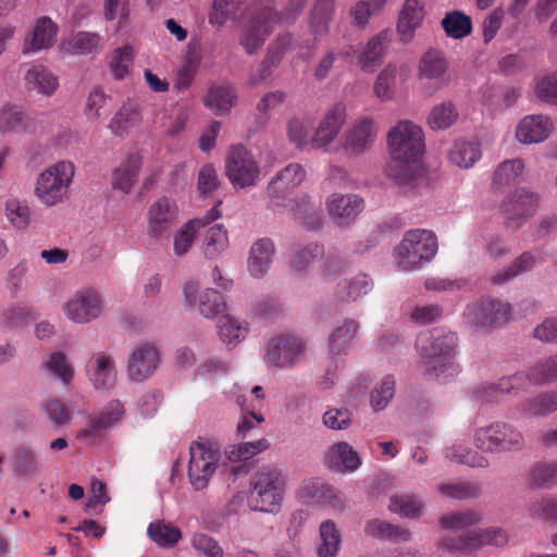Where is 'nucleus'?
<instances>
[{
	"mask_svg": "<svg viewBox=\"0 0 557 557\" xmlns=\"http://www.w3.org/2000/svg\"><path fill=\"white\" fill-rule=\"evenodd\" d=\"M389 162L385 172L398 185L416 178L424 152V134L410 121L398 122L387 134Z\"/></svg>",
	"mask_w": 557,
	"mask_h": 557,
	"instance_id": "1",
	"label": "nucleus"
},
{
	"mask_svg": "<svg viewBox=\"0 0 557 557\" xmlns=\"http://www.w3.org/2000/svg\"><path fill=\"white\" fill-rule=\"evenodd\" d=\"M306 171L299 163H289L271 180L268 186L270 205L274 210L290 212L310 230L321 224L320 209L306 195L296 196V188L304 182Z\"/></svg>",
	"mask_w": 557,
	"mask_h": 557,
	"instance_id": "2",
	"label": "nucleus"
},
{
	"mask_svg": "<svg viewBox=\"0 0 557 557\" xmlns=\"http://www.w3.org/2000/svg\"><path fill=\"white\" fill-rule=\"evenodd\" d=\"M307 1L287 0L282 12H277L265 1L253 3L250 7L249 18L243 26L239 45L248 54H255L264 45L275 26L296 20Z\"/></svg>",
	"mask_w": 557,
	"mask_h": 557,
	"instance_id": "3",
	"label": "nucleus"
},
{
	"mask_svg": "<svg viewBox=\"0 0 557 557\" xmlns=\"http://www.w3.org/2000/svg\"><path fill=\"white\" fill-rule=\"evenodd\" d=\"M457 343L458 337L454 332L433 330L421 333L416 346L422 358L425 374L444 379L456 375L458 367L454 362V357Z\"/></svg>",
	"mask_w": 557,
	"mask_h": 557,
	"instance_id": "4",
	"label": "nucleus"
},
{
	"mask_svg": "<svg viewBox=\"0 0 557 557\" xmlns=\"http://www.w3.org/2000/svg\"><path fill=\"white\" fill-rule=\"evenodd\" d=\"M249 505L253 510L276 513L282 506L286 482L277 468L263 467L250 481Z\"/></svg>",
	"mask_w": 557,
	"mask_h": 557,
	"instance_id": "5",
	"label": "nucleus"
},
{
	"mask_svg": "<svg viewBox=\"0 0 557 557\" xmlns=\"http://www.w3.org/2000/svg\"><path fill=\"white\" fill-rule=\"evenodd\" d=\"M473 445L483 453H513L523 448L524 436L513 424L495 421L475 429Z\"/></svg>",
	"mask_w": 557,
	"mask_h": 557,
	"instance_id": "6",
	"label": "nucleus"
},
{
	"mask_svg": "<svg viewBox=\"0 0 557 557\" xmlns=\"http://www.w3.org/2000/svg\"><path fill=\"white\" fill-rule=\"evenodd\" d=\"M437 251V240L433 232L428 230L408 231L396 249L398 267L404 271H412L429 262Z\"/></svg>",
	"mask_w": 557,
	"mask_h": 557,
	"instance_id": "7",
	"label": "nucleus"
},
{
	"mask_svg": "<svg viewBox=\"0 0 557 557\" xmlns=\"http://www.w3.org/2000/svg\"><path fill=\"white\" fill-rule=\"evenodd\" d=\"M75 174L70 161H59L39 174L35 185V195L39 201L52 207L61 203L67 196Z\"/></svg>",
	"mask_w": 557,
	"mask_h": 557,
	"instance_id": "8",
	"label": "nucleus"
},
{
	"mask_svg": "<svg viewBox=\"0 0 557 557\" xmlns=\"http://www.w3.org/2000/svg\"><path fill=\"white\" fill-rule=\"evenodd\" d=\"M220 448L209 440L200 438L190 444L188 478L196 491L206 488L220 460Z\"/></svg>",
	"mask_w": 557,
	"mask_h": 557,
	"instance_id": "9",
	"label": "nucleus"
},
{
	"mask_svg": "<svg viewBox=\"0 0 557 557\" xmlns=\"http://www.w3.org/2000/svg\"><path fill=\"white\" fill-rule=\"evenodd\" d=\"M307 351L306 342L295 334H280L270 339L267 361L276 368H292L301 362Z\"/></svg>",
	"mask_w": 557,
	"mask_h": 557,
	"instance_id": "10",
	"label": "nucleus"
},
{
	"mask_svg": "<svg viewBox=\"0 0 557 557\" xmlns=\"http://www.w3.org/2000/svg\"><path fill=\"white\" fill-rule=\"evenodd\" d=\"M511 315V307L493 298L481 299L468 306V322L478 330L487 331L507 323Z\"/></svg>",
	"mask_w": 557,
	"mask_h": 557,
	"instance_id": "11",
	"label": "nucleus"
},
{
	"mask_svg": "<svg viewBox=\"0 0 557 557\" xmlns=\"http://www.w3.org/2000/svg\"><path fill=\"white\" fill-rule=\"evenodd\" d=\"M226 175L234 186H253L259 180L260 166L244 146H233L226 159Z\"/></svg>",
	"mask_w": 557,
	"mask_h": 557,
	"instance_id": "12",
	"label": "nucleus"
},
{
	"mask_svg": "<svg viewBox=\"0 0 557 557\" xmlns=\"http://www.w3.org/2000/svg\"><path fill=\"white\" fill-rule=\"evenodd\" d=\"M540 201V195L529 188L515 189L500 205L502 211L506 214L507 225L512 228L520 227L536 213Z\"/></svg>",
	"mask_w": 557,
	"mask_h": 557,
	"instance_id": "13",
	"label": "nucleus"
},
{
	"mask_svg": "<svg viewBox=\"0 0 557 557\" xmlns=\"http://www.w3.org/2000/svg\"><path fill=\"white\" fill-rule=\"evenodd\" d=\"M507 543V534L499 529H486L483 531L466 530L459 535H451L443 540V546L448 550H461L470 553L484 545L502 546Z\"/></svg>",
	"mask_w": 557,
	"mask_h": 557,
	"instance_id": "14",
	"label": "nucleus"
},
{
	"mask_svg": "<svg viewBox=\"0 0 557 557\" xmlns=\"http://www.w3.org/2000/svg\"><path fill=\"white\" fill-rule=\"evenodd\" d=\"M104 308L101 295L94 288L76 292L65 304V315L75 323H88L96 320Z\"/></svg>",
	"mask_w": 557,
	"mask_h": 557,
	"instance_id": "15",
	"label": "nucleus"
},
{
	"mask_svg": "<svg viewBox=\"0 0 557 557\" xmlns=\"http://www.w3.org/2000/svg\"><path fill=\"white\" fill-rule=\"evenodd\" d=\"M160 352L151 343H138L129 354L126 364V375L131 382L143 383L157 370Z\"/></svg>",
	"mask_w": 557,
	"mask_h": 557,
	"instance_id": "16",
	"label": "nucleus"
},
{
	"mask_svg": "<svg viewBox=\"0 0 557 557\" xmlns=\"http://www.w3.org/2000/svg\"><path fill=\"white\" fill-rule=\"evenodd\" d=\"M364 209V201L355 194H332L326 200V210L339 228L349 227Z\"/></svg>",
	"mask_w": 557,
	"mask_h": 557,
	"instance_id": "17",
	"label": "nucleus"
},
{
	"mask_svg": "<svg viewBox=\"0 0 557 557\" xmlns=\"http://www.w3.org/2000/svg\"><path fill=\"white\" fill-rule=\"evenodd\" d=\"M176 218L177 207L175 201L168 197L157 199L148 210V235L157 240L166 238Z\"/></svg>",
	"mask_w": 557,
	"mask_h": 557,
	"instance_id": "18",
	"label": "nucleus"
},
{
	"mask_svg": "<svg viewBox=\"0 0 557 557\" xmlns=\"http://www.w3.org/2000/svg\"><path fill=\"white\" fill-rule=\"evenodd\" d=\"M198 292L199 287L196 282L186 283L183 289L185 301L191 308L198 307L201 315L212 319L225 310V300L218 290L206 288L199 294Z\"/></svg>",
	"mask_w": 557,
	"mask_h": 557,
	"instance_id": "19",
	"label": "nucleus"
},
{
	"mask_svg": "<svg viewBox=\"0 0 557 557\" xmlns=\"http://www.w3.org/2000/svg\"><path fill=\"white\" fill-rule=\"evenodd\" d=\"M346 120V106L342 102L331 107L312 135L311 148L325 149L337 137Z\"/></svg>",
	"mask_w": 557,
	"mask_h": 557,
	"instance_id": "20",
	"label": "nucleus"
},
{
	"mask_svg": "<svg viewBox=\"0 0 557 557\" xmlns=\"http://www.w3.org/2000/svg\"><path fill=\"white\" fill-rule=\"evenodd\" d=\"M124 413L125 409L121 400L109 401L98 417H89L86 426L78 431L77 438L87 440L100 436L106 430L117 423Z\"/></svg>",
	"mask_w": 557,
	"mask_h": 557,
	"instance_id": "21",
	"label": "nucleus"
},
{
	"mask_svg": "<svg viewBox=\"0 0 557 557\" xmlns=\"http://www.w3.org/2000/svg\"><path fill=\"white\" fill-rule=\"evenodd\" d=\"M325 466L342 473L355 472L362 463L356 449L347 442H337L329 447L324 455Z\"/></svg>",
	"mask_w": 557,
	"mask_h": 557,
	"instance_id": "22",
	"label": "nucleus"
},
{
	"mask_svg": "<svg viewBox=\"0 0 557 557\" xmlns=\"http://www.w3.org/2000/svg\"><path fill=\"white\" fill-rule=\"evenodd\" d=\"M553 129V122L542 114L524 116L516 128V137L522 144H539L544 141Z\"/></svg>",
	"mask_w": 557,
	"mask_h": 557,
	"instance_id": "23",
	"label": "nucleus"
},
{
	"mask_svg": "<svg viewBox=\"0 0 557 557\" xmlns=\"http://www.w3.org/2000/svg\"><path fill=\"white\" fill-rule=\"evenodd\" d=\"M220 205L221 201H218L203 219L189 220L175 233L173 243L175 256H184L191 247L199 228L220 218V212L218 210V206Z\"/></svg>",
	"mask_w": 557,
	"mask_h": 557,
	"instance_id": "24",
	"label": "nucleus"
},
{
	"mask_svg": "<svg viewBox=\"0 0 557 557\" xmlns=\"http://www.w3.org/2000/svg\"><path fill=\"white\" fill-rule=\"evenodd\" d=\"M424 0H405L397 22V32L403 41L408 42L413 38L416 29L421 26L424 20Z\"/></svg>",
	"mask_w": 557,
	"mask_h": 557,
	"instance_id": "25",
	"label": "nucleus"
},
{
	"mask_svg": "<svg viewBox=\"0 0 557 557\" xmlns=\"http://www.w3.org/2000/svg\"><path fill=\"white\" fill-rule=\"evenodd\" d=\"M376 137V127L372 119L363 117L355 122L347 132L346 149L360 153L369 149Z\"/></svg>",
	"mask_w": 557,
	"mask_h": 557,
	"instance_id": "26",
	"label": "nucleus"
},
{
	"mask_svg": "<svg viewBox=\"0 0 557 557\" xmlns=\"http://www.w3.org/2000/svg\"><path fill=\"white\" fill-rule=\"evenodd\" d=\"M141 168V157L134 152L124 158L121 164L113 171L112 186L125 194H128L135 183Z\"/></svg>",
	"mask_w": 557,
	"mask_h": 557,
	"instance_id": "27",
	"label": "nucleus"
},
{
	"mask_svg": "<svg viewBox=\"0 0 557 557\" xmlns=\"http://www.w3.org/2000/svg\"><path fill=\"white\" fill-rule=\"evenodd\" d=\"M91 383L96 389H111L115 386L117 372L112 356L100 351L95 355V363L90 375Z\"/></svg>",
	"mask_w": 557,
	"mask_h": 557,
	"instance_id": "28",
	"label": "nucleus"
},
{
	"mask_svg": "<svg viewBox=\"0 0 557 557\" xmlns=\"http://www.w3.org/2000/svg\"><path fill=\"white\" fill-rule=\"evenodd\" d=\"M336 0H315L309 14V27L314 40L329 34L330 24L335 15Z\"/></svg>",
	"mask_w": 557,
	"mask_h": 557,
	"instance_id": "29",
	"label": "nucleus"
},
{
	"mask_svg": "<svg viewBox=\"0 0 557 557\" xmlns=\"http://www.w3.org/2000/svg\"><path fill=\"white\" fill-rule=\"evenodd\" d=\"M274 252L275 246L270 238H261L251 246L248 270L253 277L260 278L268 273Z\"/></svg>",
	"mask_w": 557,
	"mask_h": 557,
	"instance_id": "30",
	"label": "nucleus"
},
{
	"mask_svg": "<svg viewBox=\"0 0 557 557\" xmlns=\"http://www.w3.org/2000/svg\"><path fill=\"white\" fill-rule=\"evenodd\" d=\"M389 44L388 32L384 30L372 37L358 55L362 71L371 73L381 65L384 50Z\"/></svg>",
	"mask_w": 557,
	"mask_h": 557,
	"instance_id": "31",
	"label": "nucleus"
},
{
	"mask_svg": "<svg viewBox=\"0 0 557 557\" xmlns=\"http://www.w3.org/2000/svg\"><path fill=\"white\" fill-rule=\"evenodd\" d=\"M35 120L22 107L5 104L0 109V132H32Z\"/></svg>",
	"mask_w": 557,
	"mask_h": 557,
	"instance_id": "32",
	"label": "nucleus"
},
{
	"mask_svg": "<svg viewBox=\"0 0 557 557\" xmlns=\"http://www.w3.org/2000/svg\"><path fill=\"white\" fill-rule=\"evenodd\" d=\"M147 535L150 541L161 548H173L183 539L181 529L163 519L148 524Z\"/></svg>",
	"mask_w": 557,
	"mask_h": 557,
	"instance_id": "33",
	"label": "nucleus"
},
{
	"mask_svg": "<svg viewBox=\"0 0 557 557\" xmlns=\"http://www.w3.org/2000/svg\"><path fill=\"white\" fill-rule=\"evenodd\" d=\"M24 81L28 90H34L45 96H51L59 86L57 76L42 65H33L27 70Z\"/></svg>",
	"mask_w": 557,
	"mask_h": 557,
	"instance_id": "34",
	"label": "nucleus"
},
{
	"mask_svg": "<svg viewBox=\"0 0 557 557\" xmlns=\"http://www.w3.org/2000/svg\"><path fill=\"white\" fill-rule=\"evenodd\" d=\"M58 33V26L49 17H41L32 33L29 40H26L24 53L47 49L53 45Z\"/></svg>",
	"mask_w": 557,
	"mask_h": 557,
	"instance_id": "35",
	"label": "nucleus"
},
{
	"mask_svg": "<svg viewBox=\"0 0 557 557\" xmlns=\"http://www.w3.org/2000/svg\"><path fill=\"white\" fill-rule=\"evenodd\" d=\"M518 409L527 417H546L557 411V389L540 393L521 403Z\"/></svg>",
	"mask_w": 557,
	"mask_h": 557,
	"instance_id": "36",
	"label": "nucleus"
},
{
	"mask_svg": "<svg viewBox=\"0 0 557 557\" xmlns=\"http://www.w3.org/2000/svg\"><path fill=\"white\" fill-rule=\"evenodd\" d=\"M449 161L459 168L469 169L481 158L476 139H458L448 153Z\"/></svg>",
	"mask_w": 557,
	"mask_h": 557,
	"instance_id": "37",
	"label": "nucleus"
},
{
	"mask_svg": "<svg viewBox=\"0 0 557 557\" xmlns=\"http://www.w3.org/2000/svg\"><path fill=\"white\" fill-rule=\"evenodd\" d=\"M141 121L139 108L135 102L127 101L115 113L109 123V128L116 136L123 137L129 129L139 125Z\"/></svg>",
	"mask_w": 557,
	"mask_h": 557,
	"instance_id": "38",
	"label": "nucleus"
},
{
	"mask_svg": "<svg viewBox=\"0 0 557 557\" xmlns=\"http://www.w3.org/2000/svg\"><path fill=\"white\" fill-rule=\"evenodd\" d=\"M41 367L63 385H69L74 377V368L62 351H53L48 355Z\"/></svg>",
	"mask_w": 557,
	"mask_h": 557,
	"instance_id": "39",
	"label": "nucleus"
},
{
	"mask_svg": "<svg viewBox=\"0 0 557 557\" xmlns=\"http://www.w3.org/2000/svg\"><path fill=\"white\" fill-rule=\"evenodd\" d=\"M537 262V257L530 252L525 251L521 253L518 258H516L506 268L496 272L492 277L491 282L493 284H504L516 276L530 271L534 268Z\"/></svg>",
	"mask_w": 557,
	"mask_h": 557,
	"instance_id": "40",
	"label": "nucleus"
},
{
	"mask_svg": "<svg viewBox=\"0 0 557 557\" xmlns=\"http://www.w3.org/2000/svg\"><path fill=\"white\" fill-rule=\"evenodd\" d=\"M364 532L368 536L393 542H406L410 539V532L407 529L379 519L368 521Z\"/></svg>",
	"mask_w": 557,
	"mask_h": 557,
	"instance_id": "41",
	"label": "nucleus"
},
{
	"mask_svg": "<svg viewBox=\"0 0 557 557\" xmlns=\"http://www.w3.org/2000/svg\"><path fill=\"white\" fill-rule=\"evenodd\" d=\"M359 323L355 320H347L334 330L330 336V351L333 356L346 354L356 337Z\"/></svg>",
	"mask_w": 557,
	"mask_h": 557,
	"instance_id": "42",
	"label": "nucleus"
},
{
	"mask_svg": "<svg viewBox=\"0 0 557 557\" xmlns=\"http://www.w3.org/2000/svg\"><path fill=\"white\" fill-rule=\"evenodd\" d=\"M236 100L234 89L227 85L213 86L205 98V104L216 114L230 112Z\"/></svg>",
	"mask_w": 557,
	"mask_h": 557,
	"instance_id": "43",
	"label": "nucleus"
},
{
	"mask_svg": "<svg viewBox=\"0 0 557 557\" xmlns=\"http://www.w3.org/2000/svg\"><path fill=\"white\" fill-rule=\"evenodd\" d=\"M419 70L421 77L441 81L438 87L446 84L444 74L447 70V62L440 52L434 50L425 52L420 61Z\"/></svg>",
	"mask_w": 557,
	"mask_h": 557,
	"instance_id": "44",
	"label": "nucleus"
},
{
	"mask_svg": "<svg viewBox=\"0 0 557 557\" xmlns=\"http://www.w3.org/2000/svg\"><path fill=\"white\" fill-rule=\"evenodd\" d=\"M445 34L454 39L467 37L472 32V21L461 11L447 12L441 22Z\"/></svg>",
	"mask_w": 557,
	"mask_h": 557,
	"instance_id": "45",
	"label": "nucleus"
},
{
	"mask_svg": "<svg viewBox=\"0 0 557 557\" xmlns=\"http://www.w3.org/2000/svg\"><path fill=\"white\" fill-rule=\"evenodd\" d=\"M228 247V235L221 224L211 226L203 238L202 251L206 258L215 259Z\"/></svg>",
	"mask_w": 557,
	"mask_h": 557,
	"instance_id": "46",
	"label": "nucleus"
},
{
	"mask_svg": "<svg viewBox=\"0 0 557 557\" xmlns=\"http://www.w3.org/2000/svg\"><path fill=\"white\" fill-rule=\"evenodd\" d=\"M445 457L453 462L467 465L471 468H487L490 466L487 457L463 445L455 444L447 447Z\"/></svg>",
	"mask_w": 557,
	"mask_h": 557,
	"instance_id": "47",
	"label": "nucleus"
},
{
	"mask_svg": "<svg viewBox=\"0 0 557 557\" xmlns=\"http://www.w3.org/2000/svg\"><path fill=\"white\" fill-rule=\"evenodd\" d=\"M459 117L458 110L451 101H444L432 108L428 116V123L432 129H447Z\"/></svg>",
	"mask_w": 557,
	"mask_h": 557,
	"instance_id": "48",
	"label": "nucleus"
},
{
	"mask_svg": "<svg viewBox=\"0 0 557 557\" xmlns=\"http://www.w3.org/2000/svg\"><path fill=\"white\" fill-rule=\"evenodd\" d=\"M372 280L364 273L339 285L336 296L342 301H355L372 289Z\"/></svg>",
	"mask_w": 557,
	"mask_h": 557,
	"instance_id": "49",
	"label": "nucleus"
},
{
	"mask_svg": "<svg viewBox=\"0 0 557 557\" xmlns=\"http://www.w3.org/2000/svg\"><path fill=\"white\" fill-rule=\"evenodd\" d=\"M219 335L227 345H235L244 339L248 333V324L238 321L230 314L221 317L219 320Z\"/></svg>",
	"mask_w": 557,
	"mask_h": 557,
	"instance_id": "50",
	"label": "nucleus"
},
{
	"mask_svg": "<svg viewBox=\"0 0 557 557\" xmlns=\"http://www.w3.org/2000/svg\"><path fill=\"white\" fill-rule=\"evenodd\" d=\"M322 255L323 248L320 245L315 243L308 244L292 255L289 267L295 273L302 274L312 263L320 259Z\"/></svg>",
	"mask_w": 557,
	"mask_h": 557,
	"instance_id": "51",
	"label": "nucleus"
},
{
	"mask_svg": "<svg viewBox=\"0 0 557 557\" xmlns=\"http://www.w3.org/2000/svg\"><path fill=\"white\" fill-rule=\"evenodd\" d=\"M533 384L531 380V369L528 372H518L509 377H503L490 386V396L498 394H510L524 391L529 385Z\"/></svg>",
	"mask_w": 557,
	"mask_h": 557,
	"instance_id": "52",
	"label": "nucleus"
},
{
	"mask_svg": "<svg viewBox=\"0 0 557 557\" xmlns=\"http://www.w3.org/2000/svg\"><path fill=\"white\" fill-rule=\"evenodd\" d=\"M524 170V162L521 159L503 161L494 171L493 185L497 187L513 184Z\"/></svg>",
	"mask_w": 557,
	"mask_h": 557,
	"instance_id": "53",
	"label": "nucleus"
},
{
	"mask_svg": "<svg viewBox=\"0 0 557 557\" xmlns=\"http://www.w3.org/2000/svg\"><path fill=\"white\" fill-rule=\"evenodd\" d=\"M311 123L308 119L294 116L287 126L288 139L299 149L311 148Z\"/></svg>",
	"mask_w": 557,
	"mask_h": 557,
	"instance_id": "54",
	"label": "nucleus"
},
{
	"mask_svg": "<svg viewBox=\"0 0 557 557\" xmlns=\"http://www.w3.org/2000/svg\"><path fill=\"white\" fill-rule=\"evenodd\" d=\"M134 61V49L126 45L113 50L109 67L113 77L117 81L124 79L129 72Z\"/></svg>",
	"mask_w": 557,
	"mask_h": 557,
	"instance_id": "55",
	"label": "nucleus"
},
{
	"mask_svg": "<svg viewBox=\"0 0 557 557\" xmlns=\"http://www.w3.org/2000/svg\"><path fill=\"white\" fill-rule=\"evenodd\" d=\"M320 535L322 543L318 549L319 557H335L341 543L335 524L331 520L324 521L320 527Z\"/></svg>",
	"mask_w": 557,
	"mask_h": 557,
	"instance_id": "56",
	"label": "nucleus"
},
{
	"mask_svg": "<svg viewBox=\"0 0 557 557\" xmlns=\"http://www.w3.org/2000/svg\"><path fill=\"white\" fill-rule=\"evenodd\" d=\"M395 379L392 375H386L373 388L370 394V404L374 411H380L387 407L395 395Z\"/></svg>",
	"mask_w": 557,
	"mask_h": 557,
	"instance_id": "57",
	"label": "nucleus"
},
{
	"mask_svg": "<svg viewBox=\"0 0 557 557\" xmlns=\"http://www.w3.org/2000/svg\"><path fill=\"white\" fill-rule=\"evenodd\" d=\"M441 496L463 500L480 495V486L473 482H455L438 485Z\"/></svg>",
	"mask_w": 557,
	"mask_h": 557,
	"instance_id": "58",
	"label": "nucleus"
},
{
	"mask_svg": "<svg viewBox=\"0 0 557 557\" xmlns=\"http://www.w3.org/2000/svg\"><path fill=\"white\" fill-rule=\"evenodd\" d=\"M531 380L534 385L557 382V355L536 362L531 368Z\"/></svg>",
	"mask_w": 557,
	"mask_h": 557,
	"instance_id": "59",
	"label": "nucleus"
},
{
	"mask_svg": "<svg viewBox=\"0 0 557 557\" xmlns=\"http://www.w3.org/2000/svg\"><path fill=\"white\" fill-rule=\"evenodd\" d=\"M396 75L397 70L393 65H387L379 74L373 86V91L380 100L387 101L393 98L395 94Z\"/></svg>",
	"mask_w": 557,
	"mask_h": 557,
	"instance_id": "60",
	"label": "nucleus"
},
{
	"mask_svg": "<svg viewBox=\"0 0 557 557\" xmlns=\"http://www.w3.org/2000/svg\"><path fill=\"white\" fill-rule=\"evenodd\" d=\"M268 448V441L262 438L253 442H245L238 445L230 446L225 449V455L231 461H244L256 456Z\"/></svg>",
	"mask_w": 557,
	"mask_h": 557,
	"instance_id": "61",
	"label": "nucleus"
},
{
	"mask_svg": "<svg viewBox=\"0 0 557 557\" xmlns=\"http://www.w3.org/2000/svg\"><path fill=\"white\" fill-rule=\"evenodd\" d=\"M388 508L392 512L399 513L406 518L411 519L421 515L423 505L414 496L396 495L391 498Z\"/></svg>",
	"mask_w": 557,
	"mask_h": 557,
	"instance_id": "62",
	"label": "nucleus"
},
{
	"mask_svg": "<svg viewBox=\"0 0 557 557\" xmlns=\"http://www.w3.org/2000/svg\"><path fill=\"white\" fill-rule=\"evenodd\" d=\"M102 47V37L97 33L78 32L70 41L72 52L76 54L94 53Z\"/></svg>",
	"mask_w": 557,
	"mask_h": 557,
	"instance_id": "63",
	"label": "nucleus"
},
{
	"mask_svg": "<svg viewBox=\"0 0 557 557\" xmlns=\"http://www.w3.org/2000/svg\"><path fill=\"white\" fill-rule=\"evenodd\" d=\"M5 215L16 230H25L30 223V209L17 199L7 201Z\"/></svg>",
	"mask_w": 557,
	"mask_h": 557,
	"instance_id": "64",
	"label": "nucleus"
}]
</instances>
